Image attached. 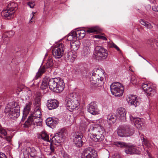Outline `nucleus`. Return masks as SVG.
I'll list each match as a JSON object with an SVG mask.
<instances>
[{"label":"nucleus","mask_w":158,"mask_h":158,"mask_svg":"<svg viewBox=\"0 0 158 158\" xmlns=\"http://www.w3.org/2000/svg\"><path fill=\"white\" fill-rule=\"evenodd\" d=\"M88 131L92 133L91 139L95 142H101L104 139L105 130L100 125H96L94 127L91 126Z\"/></svg>","instance_id":"1"},{"label":"nucleus","mask_w":158,"mask_h":158,"mask_svg":"<svg viewBox=\"0 0 158 158\" xmlns=\"http://www.w3.org/2000/svg\"><path fill=\"white\" fill-rule=\"evenodd\" d=\"M104 73V71L101 68L94 69L90 78L92 84L98 85L101 84L103 80V76Z\"/></svg>","instance_id":"2"},{"label":"nucleus","mask_w":158,"mask_h":158,"mask_svg":"<svg viewBox=\"0 0 158 158\" xmlns=\"http://www.w3.org/2000/svg\"><path fill=\"white\" fill-rule=\"evenodd\" d=\"M67 109L70 111L76 109L79 106V100L73 94H70L65 99Z\"/></svg>","instance_id":"3"},{"label":"nucleus","mask_w":158,"mask_h":158,"mask_svg":"<svg viewBox=\"0 0 158 158\" xmlns=\"http://www.w3.org/2000/svg\"><path fill=\"white\" fill-rule=\"evenodd\" d=\"M101 31L100 28L98 26H95L91 27H88L85 29V30H77L73 31L76 36L80 39L83 38L85 35V33H90L94 32H98Z\"/></svg>","instance_id":"4"},{"label":"nucleus","mask_w":158,"mask_h":158,"mask_svg":"<svg viewBox=\"0 0 158 158\" xmlns=\"http://www.w3.org/2000/svg\"><path fill=\"white\" fill-rule=\"evenodd\" d=\"M117 132L118 135L120 137H128L132 135L134 133V131L129 126H121L118 128Z\"/></svg>","instance_id":"5"},{"label":"nucleus","mask_w":158,"mask_h":158,"mask_svg":"<svg viewBox=\"0 0 158 158\" xmlns=\"http://www.w3.org/2000/svg\"><path fill=\"white\" fill-rule=\"evenodd\" d=\"M108 55L106 50L102 47L97 46L95 48L93 56L98 60H101L106 59Z\"/></svg>","instance_id":"6"},{"label":"nucleus","mask_w":158,"mask_h":158,"mask_svg":"<svg viewBox=\"0 0 158 158\" xmlns=\"http://www.w3.org/2000/svg\"><path fill=\"white\" fill-rule=\"evenodd\" d=\"M42 119L41 117L30 116L24 124V127H28L33 124L37 126H42Z\"/></svg>","instance_id":"7"},{"label":"nucleus","mask_w":158,"mask_h":158,"mask_svg":"<svg viewBox=\"0 0 158 158\" xmlns=\"http://www.w3.org/2000/svg\"><path fill=\"white\" fill-rule=\"evenodd\" d=\"M112 94L116 96L120 97L122 95L124 87L122 85L118 82L113 83L110 86Z\"/></svg>","instance_id":"8"},{"label":"nucleus","mask_w":158,"mask_h":158,"mask_svg":"<svg viewBox=\"0 0 158 158\" xmlns=\"http://www.w3.org/2000/svg\"><path fill=\"white\" fill-rule=\"evenodd\" d=\"M19 106L11 108L10 106L8 105L5 108L4 112L8 113V116L9 118L14 119L19 115Z\"/></svg>","instance_id":"9"},{"label":"nucleus","mask_w":158,"mask_h":158,"mask_svg":"<svg viewBox=\"0 0 158 158\" xmlns=\"http://www.w3.org/2000/svg\"><path fill=\"white\" fill-rule=\"evenodd\" d=\"M53 65V60L51 58L49 59L45 65L41 67L36 74L37 77H40L45 72L48 71L50 72L52 70L51 68Z\"/></svg>","instance_id":"10"},{"label":"nucleus","mask_w":158,"mask_h":158,"mask_svg":"<svg viewBox=\"0 0 158 158\" xmlns=\"http://www.w3.org/2000/svg\"><path fill=\"white\" fill-rule=\"evenodd\" d=\"M65 48L64 44H60L58 45L54 48L52 51L53 56L56 58H60L63 56Z\"/></svg>","instance_id":"11"},{"label":"nucleus","mask_w":158,"mask_h":158,"mask_svg":"<svg viewBox=\"0 0 158 158\" xmlns=\"http://www.w3.org/2000/svg\"><path fill=\"white\" fill-rule=\"evenodd\" d=\"M40 100L41 98L40 96H38L35 98L34 104L35 107L34 113L31 116L41 117V112L40 111Z\"/></svg>","instance_id":"12"},{"label":"nucleus","mask_w":158,"mask_h":158,"mask_svg":"<svg viewBox=\"0 0 158 158\" xmlns=\"http://www.w3.org/2000/svg\"><path fill=\"white\" fill-rule=\"evenodd\" d=\"M64 56V59L66 61L73 63L77 55L75 52L70 51L65 52Z\"/></svg>","instance_id":"13"},{"label":"nucleus","mask_w":158,"mask_h":158,"mask_svg":"<svg viewBox=\"0 0 158 158\" xmlns=\"http://www.w3.org/2000/svg\"><path fill=\"white\" fill-rule=\"evenodd\" d=\"M62 79L60 77L53 78L50 79L48 83V86L50 89L53 91L58 86L60 82Z\"/></svg>","instance_id":"14"},{"label":"nucleus","mask_w":158,"mask_h":158,"mask_svg":"<svg viewBox=\"0 0 158 158\" xmlns=\"http://www.w3.org/2000/svg\"><path fill=\"white\" fill-rule=\"evenodd\" d=\"M127 100L129 104L131 105H133L136 107L139 105L140 100L133 95H129L127 98Z\"/></svg>","instance_id":"15"},{"label":"nucleus","mask_w":158,"mask_h":158,"mask_svg":"<svg viewBox=\"0 0 158 158\" xmlns=\"http://www.w3.org/2000/svg\"><path fill=\"white\" fill-rule=\"evenodd\" d=\"M64 134V131L61 130L56 134L51 140L55 143H60L63 141Z\"/></svg>","instance_id":"16"},{"label":"nucleus","mask_w":158,"mask_h":158,"mask_svg":"<svg viewBox=\"0 0 158 158\" xmlns=\"http://www.w3.org/2000/svg\"><path fill=\"white\" fill-rule=\"evenodd\" d=\"M83 135L82 133L77 132L76 133L74 138L73 139V142L75 145L79 147L82 145Z\"/></svg>","instance_id":"17"},{"label":"nucleus","mask_w":158,"mask_h":158,"mask_svg":"<svg viewBox=\"0 0 158 158\" xmlns=\"http://www.w3.org/2000/svg\"><path fill=\"white\" fill-rule=\"evenodd\" d=\"M88 110L89 112L93 115L99 114L97 105L94 102H91L88 106Z\"/></svg>","instance_id":"18"},{"label":"nucleus","mask_w":158,"mask_h":158,"mask_svg":"<svg viewBox=\"0 0 158 158\" xmlns=\"http://www.w3.org/2000/svg\"><path fill=\"white\" fill-rule=\"evenodd\" d=\"M86 44H84V46L81 52L82 55L87 56L90 53V43L89 40H87Z\"/></svg>","instance_id":"19"},{"label":"nucleus","mask_w":158,"mask_h":158,"mask_svg":"<svg viewBox=\"0 0 158 158\" xmlns=\"http://www.w3.org/2000/svg\"><path fill=\"white\" fill-rule=\"evenodd\" d=\"M58 123V119L53 117L48 118L46 120L47 125L52 128H54Z\"/></svg>","instance_id":"20"},{"label":"nucleus","mask_w":158,"mask_h":158,"mask_svg":"<svg viewBox=\"0 0 158 158\" xmlns=\"http://www.w3.org/2000/svg\"><path fill=\"white\" fill-rule=\"evenodd\" d=\"M50 81V77L48 76H45L43 79L40 88L43 90H45L46 93L48 90V85Z\"/></svg>","instance_id":"21"},{"label":"nucleus","mask_w":158,"mask_h":158,"mask_svg":"<svg viewBox=\"0 0 158 158\" xmlns=\"http://www.w3.org/2000/svg\"><path fill=\"white\" fill-rule=\"evenodd\" d=\"M47 106L49 110L57 108L59 106L58 101L56 99H50L48 101Z\"/></svg>","instance_id":"22"},{"label":"nucleus","mask_w":158,"mask_h":158,"mask_svg":"<svg viewBox=\"0 0 158 158\" xmlns=\"http://www.w3.org/2000/svg\"><path fill=\"white\" fill-rule=\"evenodd\" d=\"M130 119L131 120H133L134 122V124L135 126L138 129H140L143 125V119L139 118H135L132 116L130 117Z\"/></svg>","instance_id":"23"},{"label":"nucleus","mask_w":158,"mask_h":158,"mask_svg":"<svg viewBox=\"0 0 158 158\" xmlns=\"http://www.w3.org/2000/svg\"><path fill=\"white\" fill-rule=\"evenodd\" d=\"M12 10L10 11L8 8H6V10H3L1 12L2 15L7 19H9L13 18V14L14 13Z\"/></svg>","instance_id":"24"},{"label":"nucleus","mask_w":158,"mask_h":158,"mask_svg":"<svg viewBox=\"0 0 158 158\" xmlns=\"http://www.w3.org/2000/svg\"><path fill=\"white\" fill-rule=\"evenodd\" d=\"M94 151V150L92 148L89 147L86 148L83 150L82 153L81 158H86L89 156H92Z\"/></svg>","instance_id":"25"},{"label":"nucleus","mask_w":158,"mask_h":158,"mask_svg":"<svg viewBox=\"0 0 158 158\" xmlns=\"http://www.w3.org/2000/svg\"><path fill=\"white\" fill-rule=\"evenodd\" d=\"M118 115L120 118V119L123 121L126 120V114L127 112L124 108H119L118 110Z\"/></svg>","instance_id":"26"},{"label":"nucleus","mask_w":158,"mask_h":158,"mask_svg":"<svg viewBox=\"0 0 158 158\" xmlns=\"http://www.w3.org/2000/svg\"><path fill=\"white\" fill-rule=\"evenodd\" d=\"M32 103L31 102H29L27 103L25 106L24 108L23 111V119H25L27 117V115L28 114L29 112L31 110V106L32 105Z\"/></svg>","instance_id":"27"},{"label":"nucleus","mask_w":158,"mask_h":158,"mask_svg":"<svg viewBox=\"0 0 158 158\" xmlns=\"http://www.w3.org/2000/svg\"><path fill=\"white\" fill-rule=\"evenodd\" d=\"M125 150V152L127 154H136L137 152L136 150L135 146L133 145H130L128 144V146Z\"/></svg>","instance_id":"28"},{"label":"nucleus","mask_w":158,"mask_h":158,"mask_svg":"<svg viewBox=\"0 0 158 158\" xmlns=\"http://www.w3.org/2000/svg\"><path fill=\"white\" fill-rule=\"evenodd\" d=\"M65 84L62 80H61L58 86L52 91L56 93L61 92L63 90Z\"/></svg>","instance_id":"29"},{"label":"nucleus","mask_w":158,"mask_h":158,"mask_svg":"<svg viewBox=\"0 0 158 158\" xmlns=\"http://www.w3.org/2000/svg\"><path fill=\"white\" fill-rule=\"evenodd\" d=\"M80 43L78 40H76L74 42H71V48L73 52H75L80 47Z\"/></svg>","instance_id":"30"},{"label":"nucleus","mask_w":158,"mask_h":158,"mask_svg":"<svg viewBox=\"0 0 158 158\" xmlns=\"http://www.w3.org/2000/svg\"><path fill=\"white\" fill-rule=\"evenodd\" d=\"M14 34V32L12 31H10L4 33L2 36V38L4 41H8L9 40V38L13 36Z\"/></svg>","instance_id":"31"},{"label":"nucleus","mask_w":158,"mask_h":158,"mask_svg":"<svg viewBox=\"0 0 158 158\" xmlns=\"http://www.w3.org/2000/svg\"><path fill=\"white\" fill-rule=\"evenodd\" d=\"M112 144L120 148H126L128 146V144L121 141L112 142Z\"/></svg>","instance_id":"32"},{"label":"nucleus","mask_w":158,"mask_h":158,"mask_svg":"<svg viewBox=\"0 0 158 158\" xmlns=\"http://www.w3.org/2000/svg\"><path fill=\"white\" fill-rule=\"evenodd\" d=\"M17 4L14 2L10 3L7 5V8H8L10 11H12V10L14 11V13L15 11L17 9Z\"/></svg>","instance_id":"33"},{"label":"nucleus","mask_w":158,"mask_h":158,"mask_svg":"<svg viewBox=\"0 0 158 158\" xmlns=\"http://www.w3.org/2000/svg\"><path fill=\"white\" fill-rule=\"evenodd\" d=\"M39 139H42L44 141L50 142L49 136L45 132L42 131L41 134L38 136Z\"/></svg>","instance_id":"34"},{"label":"nucleus","mask_w":158,"mask_h":158,"mask_svg":"<svg viewBox=\"0 0 158 158\" xmlns=\"http://www.w3.org/2000/svg\"><path fill=\"white\" fill-rule=\"evenodd\" d=\"M116 119V118L114 115H109L107 117V121L109 124L114 123L115 122Z\"/></svg>","instance_id":"35"},{"label":"nucleus","mask_w":158,"mask_h":158,"mask_svg":"<svg viewBox=\"0 0 158 158\" xmlns=\"http://www.w3.org/2000/svg\"><path fill=\"white\" fill-rule=\"evenodd\" d=\"M77 37L75 35L74 32L70 33L67 37V40L71 42H74L77 40Z\"/></svg>","instance_id":"36"},{"label":"nucleus","mask_w":158,"mask_h":158,"mask_svg":"<svg viewBox=\"0 0 158 158\" xmlns=\"http://www.w3.org/2000/svg\"><path fill=\"white\" fill-rule=\"evenodd\" d=\"M140 23L147 29H151L153 27L152 26L150 23L143 19H141L140 20Z\"/></svg>","instance_id":"37"},{"label":"nucleus","mask_w":158,"mask_h":158,"mask_svg":"<svg viewBox=\"0 0 158 158\" xmlns=\"http://www.w3.org/2000/svg\"><path fill=\"white\" fill-rule=\"evenodd\" d=\"M156 92V90L154 88L153 86L151 85L150 88L146 92V95L148 96H152L154 95Z\"/></svg>","instance_id":"38"},{"label":"nucleus","mask_w":158,"mask_h":158,"mask_svg":"<svg viewBox=\"0 0 158 158\" xmlns=\"http://www.w3.org/2000/svg\"><path fill=\"white\" fill-rule=\"evenodd\" d=\"M28 150L31 157H34L36 156L37 152L34 148L33 147L29 148Z\"/></svg>","instance_id":"39"},{"label":"nucleus","mask_w":158,"mask_h":158,"mask_svg":"<svg viewBox=\"0 0 158 158\" xmlns=\"http://www.w3.org/2000/svg\"><path fill=\"white\" fill-rule=\"evenodd\" d=\"M151 86L150 84H148L147 83H143L142 84V88L145 94L150 88Z\"/></svg>","instance_id":"40"},{"label":"nucleus","mask_w":158,"mask_h":158,"mask_svg":"<svg viewBox=\"0 0 158 158\" xmlns=\"http://www.w3.org/2000/svg\"><path fill=\"white\" fill-rule=\"evenodd\" d=\"M140 138L143 143V144L145 145L147 147H149L150 146V143L147 140L145 139L143 135H142L140 136Z\"/></svg>","instance_id":"41"},{"label":"nucleus","mask_w":158,"mask_h":158,"mask_svg":"<svg viewBox=\"0 0 158 158\" xmlns=\"http://www.w3.org/2000/svg\"><path fill=\"white\" fill-rule=\"evenodd\" d=\"M36 77V76H35V79H34L33 81H32V84L31 85V86H38L39 84V82L40 81V80L39 79H38V78L39 77Z\"/></svg>","instance_id":"42"},{"label":"nucleus","mask_w":158,"mask_h":158,"mask_svg":"<svg viewBox=\"0 0 158 158\" xmlns=\"http://www.w3.org/2000/svg\"><path fill=\"white\" fill-rule=\"evenodd\" d=\"M95 38L99 39H101L104 40H107V38L105 36L100 35H95Z\"/></svg>","instance_id":"43"},{"label":"nucleus","mask_w":158,"mask_h":158,"mask_svg":"<svg viewBox=\"0 0 158 158\" xmlns=\"http://www.w3.org/2000/svg\"><path fill=\"white\" fill-rule=\"evenodd\" d=\"M137 80V78L134 76H132L131 78V81L133 84H135Z\"/></svg>","instance_id":"44"},{"label":"nucleus","mask_w":158,"mask_h":158,"mask_svg":"<svg viewBox=\"0 0 158 158\" xmlns=\"http://www.w3.org/2000/svg\"><path fill=\"white\" fill-rule=\"evenodd\" d=\"M110 47L112 48H115L118 51H121L120 49L119 48L114 44L113 43L110 44Z\"/></svg>","instance_id":"45"},{"label":"nucleus","mask_w":158,"mask_h":158,"mask_svg":"<svg viewBox=\"0 0 158 158\" xmlns=\"http://www.w3.org/2000/svg\"><path fill=\"white\" fill-rule=\"evenodd\" d=\"M0 133L5 136H6L7 134V132L3 128L2 129L0 130Z\"/></svg>","instance_id":"46"},{"label":"nucleus","mask_w":158,"mask_h":158,"mask_svg":"<svg viewBox=\"0 0 158 158\" xmlns=\"http://www.w3.org/2000/svg\"><path fill=\"white\" fill-rule=\"evenodd\" d=\"M51 142L50 145V148L51 151V152H54L55 151V146L52 144V141L51 140Z\"/></svg>","instance_id":"47"},{"label":"nucleus","mask_w":158,"mask_h":158,"mask_svg":"<svg viewBox=\"0 0 158 158\" xmlns=\"http://www.w3.org/2000/svg\"><path fill=\"white\" fill-rule=\"evenodd\" d=\"M152 10L154 11L155 12H158V6L154 5L152 6Z\"/></svg>","instance_id":"48"},{"label":"nucleus","mask_w":158,"mask_h":158,"mask_svg":"<svg viewBox=\"0 0 158 158\" xmlns=\"http://www.w3.org/2000/svg\"><path fill=\"white\" fill-rule=\"evenodd\" d=\"M28 4L31 8H33L35 6L34 2H29Z\"/></svg>","instance_id":"49"},{"label":"nucleus","mask_w":158,"mask_h":158,"mask_svg":"<svg viewBox=\"0 0 158 158\" xmlns=\"http://www.w3.org/2000/svg\"><path fill=\"white\" fill-rule=\"evenodd\" d=\"M0 158H7L6 155L3 153L0 152Z\"/></svg>","instance_id":"50"},{"label":"nucleus","mask_w":158,"mask_h":158,"mask_svg":"<svg viewBox=\"0 0 158 158\" xmlns=\"http://www.w3.org/2000/svg\"><path fill=\"white\" fill-rule=\"evenodd\" d=\"M50 0H46V1H44V7H46V6L47 5V3H49L50 2Z\"/></svg>","instance_id":"51"},{"label":"nucleus","mask_w":158,"mask_h":158,"mask_svg":"<svg viewBox=\"0 0 158 158\" xmlns=\"http://www.w3.org/2000/svg\"><path fill=\"white\" fill-rule=\"evenodd\" d=\"M146 151L149 156L150 157V152H149L148 151V150H146Z\"/></svg>","instance_id":"52"},{"label":"nucleus","mask_w":158,"mask_h":158,"mask_svg":"<svg viewBox=\"0 0 158 158\" xmlns=\"http://www.w3.org/2000/svg\"><path fill=\"white\" fill-rule=\"evenodd\" d=\"M33 18V17L31 18V19L30 20V21H31V22H33V20H32V18Z\"/></svg>","instance_id":"53"},{"label":"nucleus","mask_w":158,"mask_h":158,"mask_svg":"<svg viewBox=\"0 0 158 158\" xmlns=\"http://www.w3.org/2000/svg\"><path fill=\"white\" fill-rule=\"evenodd\" d=\"M2 128H3L2 127L1 125L0 124V130Z\"/></svg>","instance_id":"54"},{"label":"nucleus","mask_w":158,"mask_h":158,"mask_svg":"<svg viewBox=\"0 0 158 158\" xmlns=\"http://www.w3.org/2000/svg\"><path fill=\"white\" fill-rule=\"evenodd\" d=\"M156 46L158 47V42H157L156 43Z\"/></svg>","instance_id":"55"},{"label":"nucleus","mask_w":158,"mask_h":158,"mask_svg":"<svg viewBox=\"0 0 158 158\" xmlns=\"http://www.w3.org/2000/svg\"><path fill=\"white\" fill-rule=\"evenodd\" d=\"M64 158H69V157L68 156H64Z\"/></svg>","instance_id":"56"},{"label":"nucleus","mask_w":158,"mask_h":158,"mask_svg":"<svg viewBox=\"0 0 158 158\" xmlns=\"http://www.w3.org/2000/svg\"><path fill=\"white\" fill-rule=\"evenodd\" d=\"M0 137L1 138H2V136L0 135Z\"/></svg>","instance_id":"57"},{"label":"nucleus","mask_w":158,"mask_h":158,"mask_svg":"<svg viewBox=\"0 0 158 158\" xmlns=\"http://www.w3.org/2000/svg\"><path fill=\"white\" fill-rule=\"evenodd\" d=\"M8 137H6V139L7 140H8Z\"/></svg>","instance_id":"58"},{"label":"nucleus","mask_w":158,"mask_h":158,"mask_svg":"<svg viewBox=\"0 0 158 158\" xmlns=\"http://www.w3.org/2000/svg\"><path fill=\"white\" fill-rule=\"evenodd\" d=\"M52 158H57L56 157L54 156H53V157H52Z\"/></svg>","instance_id":"59"},{"label":"nucleus","mask_w":158,"mask_h":158,"mask_svg":"<svg viewBox=\"0 0 158 158\" xmlns=\"http://www.w3.org/2000/svg\"><path fill=\"white\" fill-rule=\"evenodd\" d=\"M117 157H117H117H116V158H118ZM118 158H120V157H119V156H118Z\"/></svg>","instance_id":"60"},{"label":"nucleus","mask_w":158,"mask_h":158,"mask_svg":"<svg viewBox=\"0 0 158 158\" xmlns=\"http://www.w3.org/2000/svg\"><path fill=\"white\" fill-rule=\"evenodd\" d=\"M33 15H34V14H35V13H34V12H33Z\"/></svg>","instance_id":"61"}]
</instances>
